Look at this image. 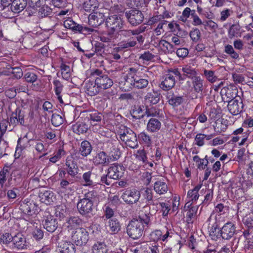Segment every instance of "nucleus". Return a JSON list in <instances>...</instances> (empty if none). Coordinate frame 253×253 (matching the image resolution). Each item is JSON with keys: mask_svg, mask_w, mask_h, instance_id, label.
Instances as JSON below:
<instances>
[{"mask_svg": "<svg viewBox=\"0 0 253 253\" xmlns=\"http://www.w3.org/2000/svg\"><path fill=\"white\" fill-rule=\"evenodd\" d=\"M145 113L147 117H156L159 115L160 111L158 108L155 107H148L146 106Z\"/></svg>", "mask_w": 253, "mask_h": 253, "instance_id": "obj_55", "label": "nucleus"}, {"mask_svg": "<svg viewBox=\"0 0 253 253\" xmlns=\"http://www.w3.org/2000/svg\"><path fill=\"white\" fill-rule=\"evenodd\" d=\"M203 75L206 79L210 83H214L218 80V78L215 76L213 71L205 69L203 72Z\"/></svg>", "mask_w": 253, "mask_h": 253, "instance_id": "obj_49", "label": "nucleus"}, {"mask_svg": "<svg viewBox=\"0 0 253 253\" xmlns=\"http://www.w3.org/2000/svg\"><path fill=\"white\" fill-rule=\"evenodd\" d=\"M97 199V194L95 191L92 190L86 193L84 198L78 202L77 209L79 213L84 216L90 217L92 215L94 203Z\"/></svg>", "mask_w": 253, "mask_h": 253, "instance_id": "obj_2", "label": "nucleus"}, {"mask_svg": "<svg viewBox=\"0 0 253 253\" xmlns=\"http://www.w3.org/2000/svg\"><path fill=\"white\" fill-rule=\"evenodd\" d=\"M243 234L249 244V246L253 247V230L246 229L244 231Z\"/></svg>", "mask_w": 253, "mask_h": 253, "instance_id": "obj_60", "label": "nucleus"}, {"mask_svg": "<svg viewBox=\"0 0 253 253\" xmlns=\"http://www.w3.org/2000/svg\"><path fill=\"white\" fill-rule=\"evenodd\" d=\"M60 69L62 78L66 80H68L71 76L70 66L62 63L60 66Z\"/></svg>", "mask_w": 253, "mask_h": 253, "instance_id": "obj_50", "label": "nucleus"}, {"mask_svg": "<svg viewBox=\"0 0 253 253\" xmlns=\"http://www.w3.org/2000/svg\"><path fill=\"white\" fill-rule=\"evenodd\" d=\"M65 166L67 167V173L72 177L75 176L78 173L79 169L77 162L72 156L67 157Z\"/></svg>", "mask_w": 253, "mask_h": 253, "instance_id": "obj_20", "label": "nucleus"}, {"mask_svg": "<svg viewBox=\"0 0 253 253\" xmlns=\"http://www.w3.org/2000/svg\"><path fill=\"white\" fill-rule=\"evenodd\" d=\"M125 16L129 23L133 26L141 24L144 19V16L142 12L136 9L126 11Z\"/></svg>", "mask_w": 253, "mask_h": 253, "instance_id": "obj_11", "label": "nucleus"}, {"mask_svg": "<svg viewBox=\"0 0 253 253\" xmlns=\"http://www.w3.org/2000/svg\"><path fill=\"white\" fill-rule=\"evenodd\" d=\"M240 30V26L239 24H233L230 27L228 34L229 38L232 39L237 35Z\"/></svg>", "mask_w": 253, "mask_h": 253, "instance_id": "obj_58", "label": "nucleus"}, {"mask_svg": "<svg viewBox=\"0 0 253 253\" xmlns=\"http://www.w3.org/2000/svg\"><path fill=\"white\" fill-rule=\"evenodd\" d=\"M224 52L229 55L233 59H238L239 57L238 53L235 51L231 45L227 44L225 45Z\"/></svg>", "mask_w": 253, "mask_h": 253, "instance_id": "obj_56", "label": "nucleus"}, {"mask_svg": "<svg viewBox=\"0 0 253 253\" xmlns=\"http://www.w3.org/2000/svg\"><path fill=\"white\" fill-rule=\"evenodd\" d=\"M228 109L233 115H237L243 112L244 104L241 98L238 96L237 99H233L228 102Z\"/></svg>", "mask_w": 253, "mask_h": 253, "instance_id": "obj_13", "label": "nucleus"}, {"mask_svg": "<svg viewBox=\"0 0 253 253\" xmlns=\"http://www.w3.org/2000/svg\"><path fill=\"white\" fill-rule=\"evenodd\" d=\"M237 92V89L235 86L230 85L223 87L220 91L222 100L228 102L233 99H237L236 95Z\"/></svg>", "mask_w": 253, "mask_h": 253, "instance_id": "obj_17", "label": "nucleus"}, {"mask_svg": "<svg viewBox=\"0 0 253 253\" xmlns=\"http://www.w3.org/2000/svg\"><path fill=\"white\" fill-rule=\"evenodd\" d=\"M124 167L116 165H112L107 169V174L101 176L100 184L109 186L112 184V179H119L123 176L124 173Z\"/></svg>", "mask_w": 253, "mask_h": 253, "instance_id": "obj_4", "label": "nucleus"}, {"mask_svg": "<svg viewBox=\"0 0 253 253\" xmlns=\"http://www.w3.org/2000/svg\"><path fill=\"white\" fill-rule=\"evenodd\" d=\"M144 41V37L138 34L133 36L130 38L123 40L118 44V48L120 50L129 49L134 47L137 44V41L140 43H143Z\"/></svg>", "mask_w": 253, "mask_h": 253, "instance_id": "obj_10", "label": "nucleus"}, {"mask_svg": "<svg viewBox=\"0 0 253 253\" xmlns=\"http://www.w3.org/2000/svg\"><path fill=\"white\" fill-rule=\"evenodd\" d=\"M44 217L42 221L44 228L49 232H54L58 226L57 219L48 212H45Z\"/></svg>", "mask_w": 253, "mask_h": 253, "instance_id": "obj_15", "label": "nucleus"}, {"mask_svg": "<svg viewBox=\"0 0 253 253\" xmlns=\"http://www.w3.org/2000/svg\"><path fill=\"white\" fill-rule=\"evenodd\" d=\"M13 236H12L9 233H5L0 235V243L7 245L10 247L12 243Z\"/></svg>", "mask_w": 253, "mask_h": 253, "instance_id": "obj_48", "label": "nucleus"}, {"mask_svg": "<svg viewBox=\"0 0 253 253\" xmlns=\"http://www.w3.org/2000/svg\"><path fill=\"white\" fill-rule=\"evenodd\" d=\"M98 3L97 0H86L84 2L83 7L85 11H94L98 7Z\"/></svg>", "mask_w": 253, "mask_h": 253, "instance_id": "obj_43", "label": "nucleus"}, {"mask_svg": "<svg viewBox=\"0 0 253 253\" xmlns=\"http://www.w3.org/2000/svg\"><path fill=\"white\" fill-rule=\"evenodd\" d=\"M151 214H145L139 216L137 219L129 221L126 227L127 235L133 240L139 239L143 235L145 227H148L151 223Z\"/></svg>", "mask_w": 253, "mask_h": 253, "instance_id": "obj_1", "label": "nucleus"}, {"mask_svg": "<svg viewBox=\"0 0 253 253\" xmlns=\"http://www.w3.org/2000/svg\"><path fill=\"white\" fill-rule=\"evenodd\" d=\"M124 21L121 17L117 15L109 16L106 19V26L108 30L115 32L123 28Z\"/></svg>", "mask_w": 253, "mask_h": 253, "instance_id": "obj_9", "label": "nucleus"}, {"mask_svg": "<svg viewBox=\"0 0 253 253\" xmlns=\"http://www.w3.org/2000/svg\"><path fill=\"white\" fill-rule=\"evenodd\" d=\"M145 28L143 27H139L135 30H121L120 29L119 32V35L125 38L129 39L131 37H133L132 36H135L138 35V34H140L141 33L144 32L145 31Z\"/></svg>", "mask_w": 253, "mask_h": 253, "instance_id": "obj_29", "label": "nucleus"}, {"mask_svg": "<svg viewBox=\"0 0 253 253\" xmlns=\"http://www.w3.org/2000/svg\"><path fill=\"white\" fill-rule=\"evenodd\" d=\"M39 14L42 17H45L52 13V9L46 4L43 5L39 9Z\"/></svg>", "mask_w": 253, "mask_h": 253, "instance_id": "obj_62", "label": "nucleus"}, {"mask_svg": "<svg viewBox=\"0 0 253 253\" xmlns=\"http://www.w3.org/2000/svg\"><path fill=\"white\" fill-rule=\"evenodd\" d=\"M162 232L160 230H155L150 234V239L151 241L157 242L161 241Z\"/></svg>", "mask_w": 253, "mask_h": 253, "instance_id": "obj_61", "label": "nucleus"}, {"mask_svg": "<svg viewBox=\"0 0 253 253\" xmlns=\"http://www.w3.org/2000/svg\"><path fill=\"white\" fill-rule=\"evenodd\" d=\"M111 158L107 154L102 151L98 153L94 157L93 161L96 165H101L103 166H108L110 163Z\"/></svg>", "mask_w": 253, "mask_h": 253, "instance_id": "obj_26", "label": "nucleus"}, {"mask_svg": "<svg viewBox=\"0 0 253 253\" xmlns=\"http://www.w3.org/2000/svg\"><path fill=\"white\" fill-rule=\"evenodd\" d=\"M191 206V204L190 203V202L186 203V204L185 205V208L187 207L188 208H189V209L187 213V221L188 223L193 222L192 219H195L196 218V215H197V212L198 209V206H191L190 208V207Z\"/></svg>", "mask_w": 253, "mask_h": 253, "instance_id": "obj_35", "label": "nucleus"}, {"mask_svg": "<svg viewBox=\"0 0 253 253\" xmlns=\"http://www.w3.org/2000/svg\"><path fill=\"white\" fill-rule=\"evenodd\" d=\"M21 210L29 215L32 216L38 212V205L33 201L25 200L21 205Z\"/></svg>", "mask_w": 253, "mask_h": 253, "instance_id": "obj_18", "label": "nucleus"}, {"mask_svg": "<svg viewBox=\"0 0 253 253\" xmlns=\"http://www.w3.org/2000/svg\"><path fill=\"white\" fill-rule=\"evenodd\" d=\"M193 160L196 163L197 167L200 169H204L209 163L207 156H206L204 159H201L198 156L196 155L193 157Z\"/></svg>", "mask_w": 253, "mask_h": 253, "instance_id": "obj_42", "label": "nucleus"}, {"mask_svg": "<svg viewBox=\"0 0 253 253\" xmlns=\"http://www.w3.org/2000/svg\"><path fill=\"white\" fill-rule=\"evenodd\" d=\"M192 85L194 91L197 93L202 92L203 90L204 80L197 76L192 80Z\"/></svg>", "mask_w": 253, "mask_h": 253, "instance_id": "obj_41", "label": "nucleus"}, {"mask_svg": "<svg viewBox=\"0 0 253 253\" xmlns=\"http://www.w3.org/2000/svg\"><path fill=\"white\" fill-rule=\"evenodd\" d=\"M141 196L140 192L135 188L126 189L123 192L121 198L127 204L131 205L136 204Z\"/></svg>", "mask_w": 253, "mask_h": 253, "instance_id": "obj_8", "label": "nucleus"}, {"mask_svg": "<svg viewBox=\"0 0 253 253\" xmlns=\"http://www.w3.org/2000/svg\"><path fill=\"white\" fill-rule=\"evenodd\" d=\"M92 172L90 171L84 172L83 174V185L85 186H93L95 185V182L92 180L91 176Z\"/></svg>", "mask_w": 253, "mask_h": 253, "instance_id": "obj_45", "label": "nucleus"}, {"mask_svg": "<svg viewBox=\"0 0 253 253\" xmlns=\"http://www.w3.org/2000/svg\"><path fill=\"white\" fill-rule=\"evenodd\" d=\"M91 78L95 81V84L100 90L107 89L113 84L112 80L108 76L99 69L92 70L90 73Z\"/></svg>", "mask_w": 253, "mask_h": 253, "instance_id": "obj_5", "label": "nucleus"}, {"mask_svg": "<svg viewBox=\"0 0 253 253\" xmlns=\"http://www.w3.org/2000/svg\"><path fill=\"white\" fill-rule=\"evenodd\" d=\"M243 222L247 227V229L253 230V213L245 216L243 219Z\"/></svg>", "mask_w": 253, "mask_h": 253, "instance_id": "obj_64", "label": "nucleus"}, {"mask_svg": "<svg viewBox=\"0 0 253 253\" xmlns=\"http://www.w3.org/2000/svg\"><path fill=\"white\" fill-rule=\"evenodd\" d=\"M100 41L104 42H112L115 38V32L108 30L107 33L100 37Z\"/></svg>", "mask_w": 253, "mask_h": 253, "instance_id": "obj_53", "label": "nucleus"}, {"mask_svg": "<svg viewBox=\"0 0 253 253\" xmlns=\"http://www.w3.org/2000/svg\"><path fill=\"white\" fill-rule=\"evenodd\" d=\"M24 112L20 108H17L15 110L11 113L8 122L9 124L13 126H16L19 124L22 126H24Z\"/></svg>", "mask_w": 253, "mask_h": 253, "instance_id": "obj_14", "label": "nucleus"}, {"mask_svg": "<svg viewBox=\"0 0 253 253\" xmlns=\"http://www.w3.org/2000/svg\"><path fill=\"white\" fill-rule=\"evenodd\" d=\"M89 234L85 228H80L71 234V239L77 246H82L86 245L89 240Z\"/></svg>", "mask_w": 253, "mask_h": 253, "instance_id": "obj_7", "label": "nucleus"}, {"mask_svg": "<svg viewBox=\"0 0 253 253\" xmlns=\"http://www.w3.org/2000/svg\"><path fill=\"white\" fill-rule=\"evenodd\" d=\"M57 251L59 253H75L74 245L65 241H62L58 243Z\"/></svg>", "mask_w": 253, "mask_h": 253, "instance_id": "obj_24", "label": "nucleus"}, {"mask_svg": "<svg viewBox=\"0 0 253 253\" xmlns=\"http://www.w3.org/2000/svg\"><path fill=\"white\" fill-rule=\"evenodd\" d=\"M83 223L82 220L78 216H71L66 219V222L63 224V227L65 230L70 232L75 231L80 228Z\"/></svg>", "mask_w": 253, "mask_h": 253, "instance_id": "obj_12", "label": "nucleus"}, {"mask_svg": "<svg viewBox=\"0 0 253 253\" xmlns=\"http://www.w3.org/2000/svg\"><path fill=\"white\" fill-rule=\"evenodd\" d=\"M161 123L158 119L152 118L147 123L146 129L151 133L157 132L161 129Z\"/></svg>", "mask_w": 253, "mask_h": 253, "instance_id": "obj_28", "label": "nucleus"}, {"mask_svg": "<svg viewBox=\"0 0 253 253\" xmlns=\"http://www.w3.org/2000/svg\"><path fill=\"white\" fill-rule=\"evenodd\" d=\"M143 196L148 205L157 206L159 204L157 200L155 199V197L153 196V192L151 189L146 188L143 193Z\"/></svg>", "mask_w": 253, "mask_h": 253, "instance_id": "obj_30", "label": "nucleus"}, {"mask_svg": "<svg viewBox=\"0 0 253 253\" xmlns=\"http://www.w3.org/2000/svg\"><path fill=\"white\" fill-rule=\"evenodd\" d=\"M167 98L169 104L173 107L179 106L184 101L182 96L175 94L172 91H169L167 93Z\"/></svg>", "mask_w": 253, "mask_h": 253, "instance_id": "obj_25", "label": "nucleus"}, {"mask_svg": "<svg viewBox=\"0 0 253 253\" xmlns=\"http://www.w3.org/2000/svg\"><path fill=\"white\" fill-rule=\"evenodd\" d=\"M28 246L25 237L21 233H18L13 236L12 243L10 245L12 249L22 250Z\"/></svg>", "mask_w": 253, "mask_h": 253, "instance_id": "obj_19", "label": "nucleus"}, {"mask_svg": "<svg viewBox=\"0 0 253 253\" xmlns=\"http://www.w3.org/2000/svg\"><path fill=\"white\" fill-rule=\"evenodd\" d=\"M138 138L147 146L149 147L152 143L151 137L145 132H142L138 135Z\"/></svg>", "mask_w": 253, "mask_h": 253, "instance_id": "obj_51", "label": "nucleus"}, {"mask_svg": "<svg viewBox=\"0 0 253 253\" xmlns=\"http://www.w3.org/2000/svg\"><path fill=\"white\" fill-rule=\"evenodd\" d=\"M122 224L118 219L112 218L106 223V228L111 234L118 233L121 230Z\"/></svg>", "mask_w": 253, "mask_h": 253, "instance_id": "obj_21", "label": "nucleus"}, {"mask_svg": "<svg viewBox=\"0 0 253 253\" xmlns=\"http://www.w3.org/2000/svg\"><path fill=\"white\" fill-rule=\"evenodd\" d=\"M73 31H78L80 33H83L84 34H90L94 31V29L92 28H88L87 27H84L81 25L78 24L76 23L75 28Z\"/></svg>", "mask_w": 253, "mask_h": 253, "instance_id": "obj_54", "label": "nucleus"}, {"mask_svg": "<svg viewBox=\"0 0 253 253\" xmlns=\"http://www.w3.org/2000/svg\"><path fill=\"white\" fill-rule=\"evenodd\" d=\"M202 187V184H198L193 189L189 190L187 193V198L189 201L196 202L199 198L198 192Z\"/></svg>", "mask_w": 253, "mask_h": 253, "instance_id": "obj_40", "label": "nucleus"}, {"mask_svg": "<svg viewBox=\"0 0 253 253\" xmlns=\"http://www.w3.org/2000/svg\"><path fill=\"white\" fill-rule=\"evenodd\" d=\"M54 193L50 190L40 191L39 197L42 203L50 205L53 202Z\"/></svg>", "mask_w": 253, "mask_h": 253, "instance_id": "obj_27", "label": "nucleus"}, {"mask_svg": "<svg viewBox=\"0 0 253 253\" xmlns=\"http://www.w3.org/2000/svg\"><path fill=\"white\" fill-rule=\"evenodd\" d=\"M219 237L224 240H229L235 234L236 230L235 225L230 222L225 223L220 229Z\"/></svg>", "mask_w": 253, "mask_h": 253, "instance_id": "obj_16", "label": "nucleus"}, {"mask_svg": "<svg viewBox=\"0 0 253 253\" xmlns=\"http://www.w3.org/2000/svg\"><path fill=\"white\" fill-rule=\"evenodd\" d=\"M143 106L140 105H134L130 113L133 118L140 119L143 118L145 113L143 112Z\"/></svg>", "mask_w": 253, "mask_h": 253, "instance_id": "obj_39", "label": "nucleus"}, {"mask_svg": "<svg viewBox=\"0 0 253 253\" xmlns=\"http://www.w3.org/2000/svg\"><path fill=\"white\" fill-rule=\"evenodd\" d=\"M54 85V90L56 95L61 94L64 88V85L58 80H54L53 82Z\"/></svg>", "mask_w": 253, "mask_h": 253, "instance_id": "obj_59", "label": "nucleus"}, {"mask_svg": "<svg viewBox=\"0 0 253 253\" xmlns=\"http://www.w3.org/2000/svg\"><path fill=\"white\" fill-rule=\"evenodd\" d=\"M164 81L162 82L160 87L164 90H169L174 87L176 79L171 75L166 74L163 77Z\"/></svg>", "mask_w": 253, "mask_h": 253, "instance_id": "obj_23", "label": "nucleus"}, {"mask_svg": "<svg viewBox=\"0 0 253 253\" xmlns=\"http://www.w3.org/2000/svg\"><path fill=\"white\" fill-rule=\"evenodd\" d=\"M135 157L138 161H141L143 164H147L148 158L146 151L144 149L138 150Z\"/></svg>", "mask_w": 253, "mask_h": 253, "instance_id": "obj_52", "label": "nucleus"}, {"mask_svg": "<svg viewBox=\"0 0 253 253\" xmlns=\"http://www.w3.org/2000/svg\"><path fill=\"white\" fill-rule=\"evenodd\" d=\"M51 123L55 126H58L64 122V119L61 116L57 114H53L51 117Z\"/></svg>", "mask_w": 253, "mask_h": 253, "instance_id": "obj_57", "label": "nucleus"}, {"mask_svg": "<svg viewBox=\"0 0 253 253\" xmlns=\"http://www.w3.org/2000/svg\"><path fill=\"white\" fill-rule=\"evenodd\" d=\"M92 149V148L90 142L87 140H84L81 144L79 151L82 156L86 157L91 153Z\"/></svg>", "mask_w": 253, "mask_h": 253, "instance_id": "obj_36", "label": "nucleus"}, {"mask_svg": "<svg viewBox=\"0 0 253 253\" xmlns=\"http://www.w3.org/2000/svg\"><path fill=\"white\" fill-rule=\"evenodd\" d=\"M120 139L131 148L138 146L136 134L130 128L123 126L118 131Z\"/></svg>", "mask_w": 253, "mask_h": 253, "instance_id": "obj_6", "label": "nucleus"}, {"mask_svg": "<svg viewBox=\"0 0 253 253\" xmlns=\"http://www.w3.org/2000/svg\"><path fill=\"white\" fill-rule=\"evenodd\" d=\"M26 5V0H13L10 9L14 13H19L25 8Z\"/></svg>", "mask_w": 253, "mask_h": 253, "instance_id": "obj_34", "label": "nucleus"}, {"mask_svg": "<svg viewBox=\"0 0 253 253\" xmlns=\"http://www.w3.org/2000/svg\"><path fill=\"white\" fill-rule=\"evenodd\" d=\"M160 96L161 93L159 92L153 90L147 93L145 96V101L150 104H156L159 102Z\"/></svg>", "mask_w": 253, "mask_h": 253, "instance_id": "obj_32", "label": "nucleus"}, {"mask_svg": "<svg viewBox=\"0 0 253 253\" xmlns=\"http://www.w3.org/2000/svg\"><path fill=\"white\" fill-rule=\"evenodd\" d=\"M107 248L104 242L97 241L92 247V253H107Z\"/></svg>", "mask_w": 253, "mask_h": 253, "instance_id": "obj_38", "label": "nucleus"}, {"mask_svg": "<svg viewBox=\"0 0 253 253\" xmlns=\"http://www.w3.org/2000/svg\"><path fill=\"white\" fill-rule=\"evenodd\" d=\"M128 75L130 79L127 78L126 83L130 84L134 87L142 89L147 87L148 84V76L144 73L139 68L130 67L128 68Z\"/></svg>", "mask_w": 253, "mask_h": 253, "instance_id": "obj_3", "label": "nucleus"}, {"mask_svg": "<svg viewBox=\"0 0 253 253\" xmlns=\"http://www.w3.org/2000/svg\"><path fill=\"white\" fill-rule=\"evenodd\" d=\"M154 189L158 194H165L168 191V186L165 182L160 180L154 183Z\"/></svg>", "mask_w": 253, "mask_h": 253, "instance_id": "obj_33", "label": "nucleus"}, {"mask_svg": "<svg viewBox=\"0 0 253 253\" xmlns=\"http://www.w3.org/2000/svg\"><path fill=\"white\" fill-rule=\"evenodd\" d=\"M85 92L91 96L97 94L100 91L98 86L95 84V83L93 81H88L85 84Z\"/></svg>", "mask_w": 253, "mask_h": 253, "instance_id": "obj_31", "label": "nucleus"}, {"mask_svg": "<svg viewBox=\"0 0 253 253\" xmlns=\"http://www.w3.org/2000/svg\"><path fill=\"white\" fill-rule=\"evenodd\" d=\"M105 20L104 15L101 12H94L89 14L88 24L93 27H97L100 25Z\"/></svg>", "mask_w": 253, "mask_h": 253, "instance_id": "obj_22", "label": "nucleus"}, {"mask_svg": "<svg viewBox=\"0 0 253 253\" xmlns=\"http://www.w3.org/2000/svg\"><path fill=\"white\" fill-rule=\"evenodd\" d=\"M73 132L78 134H84L88 130V126L84 122H77L72 126Z\"/></svg>", "mask_w": 253, "mask_h": 253, "instance_id": "obj_37", "label": "nucleus"}, {"mask_svg": "<svg viewBox=\"0 0 253 253\" xmlns=\"http://www.w3.org/2000/svg\"><path fill=\"white\" fill-rule=\"evenodd\" d=\"M182 70L183 72V76L182 77L185 78V77H186L193 80V78L197 77V72L195 69L190 66H185L182 68Z\"/></svg>", "mask_w": 253, "mask_h": 253, "instance_id": "obj_44", "label": "nucleus"}, {"mask_svg": "<svg viewBox=\"0 0 253 253\" xmlns=\"http://www.w3.org/2000/svg\"><path fill=\"white\" fill-rule=\"evenodd\" d=\"M219 221L216 220L215 222L212 224V226L209 230L210 235L211 236L216 237L218 238L219 237L220 232V228L219 225Z\"/></svg>", "mask_w": 253, "mask_h": 253, "instance_id": "obj_46", "label": "nucleus"}, {"mask_svg": "<svg viewBox=\"0 0 253 253\" xmlns=\"http://www.w3.org/2000/svg\"><path fill=\"white\" fill-rule=\"evenodd\" d=\"M24 78L27 82L32 83V86H33L35 88H38L36 84H34V83L36 82L38 79L37 75L35 73L31 72H28L24 74Z\"/></svg>", "mask_w": 253, "mask_h": 253, "instance_id": "obj_47", "label": "nucleus"}, {"mask_svg": "<svg viewBox=\"0 0 253 253\" xmlns=\"http://www.w3.org/2000/svg\"><path fill=\"white\" fill-rule=\"evenodd\" d=\"M10 169L8 167H4L0 171V185L2 186L6 180V176L9 172Z\"/></svg>", "mask_w": 253, "mask_h": 253, "instance_id": "obj_63", "label": "nucleus"}]
</instances>
